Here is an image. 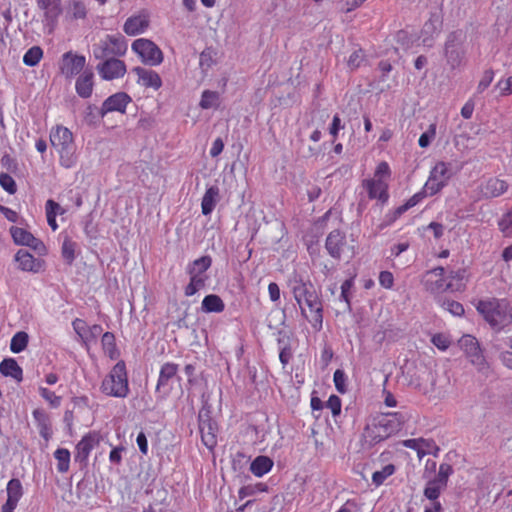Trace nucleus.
Here are the masks:
<instances>
[{
  "label": "nucleus",
  "instance_id": "obj_1",
  "mask_svg": "<svg viewBox=\"0 0 512 512\" xmlns=\"http://www.w3.org/2000/svg\"><path fill=\"white\" fill-rule=\"evenodd\" d=\"M292 293L302 315L306 316L303 308V303H305L312 314L309 321L316 331H320L323 324V305L314 284L310 280L295 279L292 283Z\"/></svg>",
  "mask_w": 512,
  "mask_h": 512
},
{
  "label": "nucleus",
  "instance_id": "obj_2",
  "mask_svg": "<svg viewBox=\"0 0 512 512\" xmlns=\"http://www.w3.org/2000/svg\"><path fill=\"white\" fill-rule=\"evenodd\" d=\"M476 309L496 332L512 324V306L505 298L479 300Z\"/></svg>",
  "mask_w": 512,
  "mask_h": 512
},
{
  "label": "nucleus",
  "instance_id": "obj_3",
  "mask_svg": "<svg viewBox=\"0 0 512 512\" xmlns=\"http://www.w3.org/2000/svg\"><path fill=\"white\" fill-rule=\"evenodd\" d=\"M51 145L60 156V164L65 168H72L77 163L76 144L72 132L64 126L58 125L50 132Z\"/></svg>",
  "mask_w": 512,
  "mask_h": 512
},
{
  "label": "nucleus",
  "instance_id": "obj_4",
  "mask_svg": "<svg viewBox=\"0 0 512 512\" xmlns=\"http://www.w3.org/2000/svg\"><path fill=\"white\" fill-rule=\"evenodd\" d=\"M409 416L404 412H392L382 414L376 419L372 428L367 427L372 441L378 443L392 434L399 432Z\"/></svg>",
  "mask_w": 512,
  "mask_h": 512
},
{
  "label": "nucleus",
  "instance_id": "obj_5",
  "mask_svg": "<svg viewBox=\"0 0 512 512\" xmlns=\"http://www.w3.org/2000/svg\"><path fill=\"white\" fill-rule=\"evenodd\" d=\"M101 391L112 397L125 398L129 393L128 377L124 361H118L103 379Z\"/></svg>",
  "mask_w": 512,
  "mask_h": 512
},
{
  "label": "nucleus",
  "instance_id": "obj_6",
  "mask_svg": "<svg viewBox=\"0 0 512 512\" xmlns=\"http://www.w3.org/2000/svg\"><path fill=\"white\" fill-rule=\"evenodd\" d=\"M421 282L425 290L432 294H440L446 291H461L464 288L462 283L454 285L451 281L447 282L445 269L442 266L426 271L422 275Z\"/></svg>",
  "mask_w": 512,
  "mask_h": 512
},
{
  "label": "nucleus",
  "instance_id": "obj_7",
  "mask_svg": "<svg viewBox=\"0 0 512 512\" xmlns=\"http://www.w3.org/2000/svg\"><path fill=\"white\" fill-rule=\"evenodd\" d=\"M126 51L127 41L121 34H108L104 39L93 45V56L95 59H107L110 57L123 56Z\"/></svg>",
  "mask_w": 512,
  "mask_h": 512
},
{
  "label": "nucleus",
  "instance_id": "obj_8",
  "mask_svg": "<svg viewBox=\"0 0 512 512\" xmlns=\"http://www.w3.org/2000/svg\"><path fill=\"white\" fill-rule=\"evenodd\" d=\"M465 39L466 36L462 30L453 31L447 36L444 55L451 69L460 67L465 58Z\"/></svg>",
  "mask_w": 512,
  "mask_h": 512
},
{
  "label": "nucleus",
  "instance_id": "obj_9",
  "mask_svg": "<svg viewBox=\"0 0 512 512\" xmlns=\"http://www.w3.org/2000/svg\"><path fill=\"white\" fill-rule=\"evenodd\" d=\"M325 248L328 254L336 260H340L344 254H348L349 257L355 255L354 246L348 244L346 234L339 229H335L327 235Z\"/></svg>",
  "mask_w": 512,
  "mask_h": 512
},
{
  "label": "nucleus",
  "instance_id": "obj_10",
  "mask_svg": "<svg viewBox=\"0 0 512 512\" xmlns=\"http://www.w3.org/2000/svg\"><path fill=\"white\" fill-rule=\"evenodd\" d=\"M198 422L203 444L209 450H213L217 445L218 425L216 421L212 419L211 410L209 407L204 406L199 411Z\"/></svg>",
  "mask_w": 512,
  "mask_h": 512
},
{
  "label": "nucleus",
  "instance_id": "obj_11",
  "mask_svg": "<svg viewBox=\"0 0 512 512\" xmlns=\"http://www.w3.org/2000/svg\"><path fill=\"white\" fill-rule=\"evenodd\" d=\"M132 50L141 58L142 62L151 66L162 63L163 53L151 40L146 38L136 39L132 43Z\"/></svg>",
  "mask_w": 512,
  "mask_h": 512
},
{
  "label": "nucleus",
  "instance_id": "obj_12",
  "mask_svg": "<svg viewBox=\"0 0 512 512\" xmlns=\"http://www.w3.org/2000/svg\"><path fill=\"white\" fill-rule=\"evenodd\" d=\"M101 436L97 431H90L82 437L75 447L74 461L80 464L81 468L88 465V457L95 446L99 445Z\"/></svg>",
  "mask_w": 512,
  "mask_h": 512
},
{
  "label": "nucleus",
  "instance_id": "obj_13",
  "mask_svg": "<svg viewBox=\"0 0 512 512\" xmlns=\"http://www.w3.org/2000/svg\"><path fill=\"white\" fill-rule=\"evenodd\" d=\"M450 176L448 165L445 162H438L431 170L429 178L424 185L429 196H433L441 191L447 185Z\"/></svg>",
  "mask_w": 512,
  "mask_h": 512
},
{
  "label": "nucleus",
  "instance_id": "obj_14",
  "mask_svg": "<svg viewBox=\"0 0 512 512\" xmlns=\"http://www.w3.org/2000/svg\"><path fill=\"white\" fill-rule=\"evenodd\" d=\"M99 60L96 70L103 80L111 81L122 78L127 71L125 62L116 57Z\"/></svg>",
  "mask_w": 512,
  "mask_h": 512
},
{
  "label": "nucleus",
  "instance_id": "obj_15",
  "mask_svg": "<svg viewBox=\"0 0 512 512\" xmlns=\"http://www.w3.org/2000/svg\"><path fill=\"white\" fill-rule=\"evenodd\" d=\"M460 347L469 358L470 362L479 370H483L487 366V362L480 348L478 340L472 335H464L459 340Z\"/></svg>",
  "mask_w": 512,
  "mask_h": 512
},
{
  "label": "nucleus",
  "instance_id": "obj_16",
  "mask_svg": "<svg viewBox=\"0 0 512 512\" xmlns=\"http://www.w3.org/2000/svg\"><path fill=\"white\" fill-rule=\"evenodd\" d=\"M86 65V58L83 55H77L69 51L62 55L61 73L67 79L80 74Z\"/></svg>",
  "mask_w": 512,
  "mask_h": 512
},
{
  "label": "nucleus",
  "instance_id": "obj_17",
  "mask_svg": "<svg viewBox=\"0 0 512 512\" xmlns=\"http://www.w3.org/2000/svg\"><path fill=\"white\" fill-rule=\"evenodd\" d=\"M132 98L125 92H117L104 100L100 107V114L107 115L111 112L125 113L127 105Z\"/></svg>",
  "mask_w": 512,
  "mask_h": 512
},
{
  "label": "nucleus",
  "instance_id": "obj_18",
  "mask_svg": "<svg viewBox=\"0 0 512 512\" xmlns=\"http://www.w3.org/2000/svg\"><path fill=\"white\" fill-rule=\"evenodd\" d=\"M10 234L17 245L28 246L38 252L45 249L41 240L37 239L32 233L23 228L12 226L10 228Z\"/></svg>",
  "mask_w": 512,
  "mask_h": 512
},
{
  "label": "nucleus",
  "instance_id": "obj_19",
  "mask_svg": "<svg viewBox=\"0 0 512 512\" xmlns=\"http://www.w3.org/2000/svg\"><path fill=\"white\" fill-rule=\"evenodd\" d=\"M507 189V182L496 177H491L480 185L481 195L487 199L499 197L504 194Z\"/></svg>",
  "mask_w": 512,
  "mask_h": 512
},
{
  "label": "nucleus",
  "instance_id": "obj_20",
  "mask_svg": "<svg viewBox=\"0 0 512 512\" xmlns=\"http://www.w3.org/2000/svg\"><path fill=\"white\" fill-rule=\"evenodd\" d=\"M132 72L138 76L137 82L145 88L158 90L162 86V79L154 70L137 66L132 69Z\"/></svg>",
  "mask_w": 512,
  "mask_h": 512
},
{
  "label": "nucleus",
  "instance_id": "obj_21",
  "mask_svg": "<svg viewBox=\"0 0 512 512\" xmlns=\"http://www.w3.org/2000/svg\"><path fill=\"white\" fill-rule=\"evenodd\" d=\"M177 371L178 365L175 363L167 362L162 365L156 385L157 393H163V397L169 393V381L176 376Z\"/></svg>",
  "mask_w": 512,
  "mask_h": 512
},
{
  "label": "nucleus",
  "instance_id": "obj_22",
  "mask_svg": "<svg viewBox=\"0 0 512 512\" xmlns=\"http://www.w3.org/2000/svg\"><path fill=\"white\" fill-rule=\"evenodd\" d=\"M18 268L22 271L37 273L41 269L42 261L34 258L27 250L20 249L14 256Z\"/></svg>",
  "mask_w": 512,
  "mask_h": 512
},
{
  "label": "nucleus",
  "instance_id": "obj_23",
  "mask_svg": "<svg viewBox=\"0 0 512 512\" xmlns=\"http://www.w3.org/2000/svg\"><path fill=\"white\" fill-rule=\"evenodd\" d=\"M94 73L91 69H85L76 79L75 90L79 97L89 98L92 95L94 87Z\"/></svg>",
  "mask_w": 512,
  "mask_h": 512
},
{
  "label": "nucleus",
  "instance_id": "obj_24",
  "mask_svg": "<svg viewBox=\"0 0 512 512\" xmlns=\"http://www.w3.org/2000/svg\"><path fill=\"white\" fill-rule=\"evenodd\" d=\"M364 186L368 192V196L371 199H378L382 203L387 202L389 195L387 192V184L381 179L378 180H366Z\"/></svg>",
  "mask_w": 512,
  "mask_h": 512
},
{
  "label": "nucleus",
  "instance_id": "obj_25",
  "mask_svg": "<svg viewBox=\"0 0 512 512\" xmlns=\"http://www.w3.org/2000/svg\"><path fill=\"white\" fill-rule=\"evenodd\" d=\"M149 26V19L146 15H137L129 17L123 26L127 35L135 36L143 33Z\"/></svg>",
  "mask_w": 512,
  "mask_h": 512
},
{
  "label": "nucleus",
  "instance_id": "obj_26",
  "mask_svg": "<svg viewBox=\"0 0 512 512\" xmlns=\"http://www.w3.org/2000/svg\"><path fill=\"white\" fill-rule=\"evenodd\" d=\"M33 418L39 428V434L42 438L48 441L52 436L51 423L49 415L43 409L33 410Z\"/></svg>",
  "mask_w": 512,
  "mask_h": 512
},
{
  "label": "nucleus",
  "instance_id": "obj_27",
  "mask_svg": "<svg viewBox=\"0 0 512 512\" xmlns=\"http://www.w3.org/2000/svg\"><path fill=\"white\" fill-rule=\"evenodd\" d=\"M0 373L5 377H12L20 382L23 378V370L13 358H6L0 363Z\"/></svg>",
  "mask_w": 512,
  "mask_h": 512
},
{
  "label": "nucleus",
  "instance_id": "obj_28",
  "mask_svg": "<svg viewBox=\"0 0 512 512\" xmlns=\"http://www.w3.org/2000/svg\"><path fill=\"white\" fill-rule=\"evenodd\" d=\"M218 201L219 188L215 185L207 188L201 202L202 214L205 216L210 215L213 212Z\"/></svg>",
  "mask_w": 512,
  "mask_h": 512
},
{
  "label": "nucleus",
  "instance_id": "obj_29",
  "mask_svg": "<svg viewBox=\"0 0 512 512\" xmlns=\"http://www.w3.org/2000/svg\"><path fill=\"white\" fill-rule=\"evenodd\" d=\"M273 460L264 455L257 456L250 464V471L256 477H262L267 474L273 467Z\"/></svg>",
  "mask_w": 512,
  "mask_h": 512
},
{
  "label": "nucleus",
  "instance_id": "obj_30",
  "mask_svg": "<svg viewBox=\"0 0 512 512\" xmlns=\"http://www.w3.org/2000/svg\"><path fill=\"white\" fill-rule=\"evenodd\" d=\"M225 309V304L220 296L216 294L206 295L201 303V310L205 313H221Z\"/></svg>",
  "mask_w": 512,
  "mask_h": 512
},
{
  "label": "nucleus",
  "instance_id": "obj_31",
  "mask_svg": "<svg viewBox=\"0 0 512 512\" xmlns=\"http://www.w3.org/2000/svg\"><path fill=\"white\" fill-rule=\"evenodd\" d=\"M212 265V258L209 255H204L187 265L186 272L189 275L202 276Z\"/></svg>",
  "mask_w": 512,
  "mask_h": 512
},
{
  "label": "nucleus",
  "instance_id": "obj_32",
  "mask_svg": "<svg viewBox=\"0 0 512 512\" xmlns=\"http://www.w3.org/2000/svg\"><path fill=\"white\" fill-rule=\"evenodd\" d=\"M62 13L61 0H53L52 6L44 10V22L50 30L54 29Z\"/></svg>",
  "mask_w": 512,
  "mask_h": 512
},
{
  "label": "nucleus",
  "instance_id": "obj_33",
  "mask_svg": "<svg viewBox=\"0 0 512 512\" xmlns=\"http://www.w3.org/2000/svg\"><path fill=\"white\" fill-rule=\"evenodd\" d=\"M102 348L111 359H116L119 356V351L116 346L115 336L112 332H105L101 339Z\"/></svg>",
  "mask_w": 512,
  "mask_h": 512
},
{
  "label": "nucleus",
  "instance_id": "obj_34",
  "mask_svg": "<svg viewBox=\"0 0 512 512\" xmlns=\"http://www.w3.org/2000/svg\"><path fill=\"white\" fill-rule=\"evenodd\" d=\"M7 491V500L17 503L23 496V486L19 479L12 478L8 483L6 487Z\"/></svg>",
  "mask_w": 512,
  "mask_h": 512
},
{
  "label": "nucleus",
  "instance_id": "obj_35",
  "mask_svg": "<svg viewBox=\"0 0 512 512\" xmlns=\"http://www.w3.org/2000/svg\"><path fill=\"white\" fill-rule=\"evenodd\" d=\"M453 472L454 470L450 464L441 463L437 475L430 480L435 482V484L440 486L442 489H445L447 487L448 479Z\"/></svg>",
  "mask_w": 512,
  "mask_h": 512
},
{
  "label": "nucleus",
  "instance_id": "obj_36",
  "mask_svg": "<svg viewBox=\"0 0 512 512\" xmlns=\"http://www.w3.org/2000/svg\"><path fill=\"white\" fill-rule=\"evenodd\" d=\"M394 41L397 44V47H395V52H397L399 48L407 51L414 44L415 38L408 31L399 30L394 35Z\"/></svg>",
  "mask_w": 512,
  "mask_h": 512
},
{
  "label": "nucleus",
  "instance_id": "obj_37",
  "mask_svg": "<svg viewBox=\"0 0 512 512\" xmlns=\"http://www.w3.org/2000/svg\"><path fill=\"white\" fill-rule=\"evenodd\" d=\"M54 457L57 460V470L59 473H66L69 470L70 451L66 448H58L54 452Z\"/></svg>",
  "mask_w": 512,
  "mask_h": 512
},
{
  "label": "nucleus",
  "instance_id": "obj_38",
  "mask_svg": "<svg viewBox=\"0 0 512 512\" xmlns=\"http://www.w3.org/2000/svg\"><path fill=\"white\" fill-rule=\"evenodd\" d=\"M199 105L202 109L217 108L219 106V93L216 91L204 90L202 92Z\"/></svg>",
  "mask_w": 512,
  "mask_h": 512
},
{
  "label": "nucleus",
  "instance_id": "obj_39",
  "mask_svg": "<svg viewBox=\"0 0 512 512\" xmlns=\"http://www.w3.org/2000/svg\"><path fill=\"white\" fill-rule=\"evenodd\" d=\"M29 336L24 331L17 332L11 339L10 350L13 353L22 352L28 345Z\"/></svg>",
  "mask_w": 512,
  "mask_h": 512
},
{
  "label": "nucleus",
  "instance_id": "obj_40",
  "mask_svg": "<svg viewBox=\"0 0 512 512\" xmlns=\"http://www.w3.org/2000/svg\"><path fill=\"white\" fill-rule=\"evenodd\" d=\"M43 56V50L39 46L29 48L23 56V63L26 66H36Z\"/></svg>",
  "mask_w": 512,
  "mask_h": 512
},
{
  "label": "nucleus",
  "instance_id": "obj_41",
  "mask_svg": "<svg viewBox=\"0 0 512 512\" xmlns=\"http://www.w3.org/2000/svg\"><path fill=\"white\" fill-rule=\"evenodd\" d=\"M190 276V282L185 287V295L186 296H193L196 294L200 289L204 288L206 277L197 276V275H189Z\"/></svg>",
  "mask_w": 512,
  "mask_h": 512
},
{
  "label": "nucleus",
  "instance_id": "obj_42",
  "mask_svg": "<svg viewBox=\"0 0 512 512\" xmlns=\"http://www.w3.org/2000/svg\"><path fill=\"white\" fill-rule=\"evenodd\" d=\"M216 52L212 47L205 48L199 56V65L203 72H206L214 64Z\"/></svg>",
  "mask_w": 512,
  "mask_h": 512
},
{
  "label": "nucleus",
  "instance_id": "obj_43",
  "mask_svg": "<svg viewBox=\"0 0 512 512\" xmlns=\"http://www.w3.org/2000/svg\"><path fill=\"white\" fill-rule=\"evenodd\" d=\"M394 472L395 466L393 464H387L381 470L375 471L372 474V481L376 486H380L389 476L394 474Z\"/></svg>",
  "mask_w": 512,
  "mask_h": 512
},
{
  "label": "nucleus",
  "instance_id": "obj_44",
  "mask_svg": "<svg viewBox=\"0 0 512 512\" xmlns=\"http://www.w3.org/2000/svg\"><path fill=\"white\" fill-rule=\"evenodd\" d=\"M105 116L101 115L100 108L93 104H89L84 112V120L89 125H96Z\"/></svg>",
  "mask_w": 512,
  "mask_h": 512
},
{
  "label": "nucleus",
  "instance_id": "obj_45",
  "mask_svg": "<svg viewBox=\"0 0 512 512\" xmlns=\"http://www.w3.org/2000/svg\"><path fill=\"white\" fill-rule=\"evenodd\" d=\"M77 244L70 240L69 238H65L62 244V257L66 261L67 264L71 265L75 260V248Z\"/></svg>",
  "mask_w": 512,
  "mask_h": 512
},
{
  "label": "nucleus",
  "instance_id": "obj_46",
  "mask_svg": "<svg viewBox=\"0 0 512 512\" xmlns=\"http://www.w3.org/2000/svg\"><path fill=\"white\" fill-rule=\"evenodd\" d=\"M441 306L454 316H462L465 312L464 307L460 302L451 299L441 300Z\"/></svg>",
  "mask_w": 512,
  "mask_h": 512
},
{
  "label": "nucleus",
  "instance_id": "obj_47",
  "mask_svg": "<svg viewBox=\"0 0 512 512\" xmlns=\"http://www.w3.org/2000/svg\"><path fill=\"white\" fill-rule=\"evenodd\" d=\"M443 490L444 489L436 485L435 482L429 480L426 483L423 494L430 501H438V498Z\"/></svg>",
  "mask_w": 512,
  "mask_h": 512
},
{
  "label": "nucleus",
  "instance_id": "obj_48",
  "mask_svg": "<svg viewBox=\"0 0 512 512\" xmlns=\"http://www.w3.org/2000/svg\"><path fill=\"white\" fill-rule=\"evenodd\" d=\"M436 136V124L432 123L429 125L428 129L421 134L418 140V144L421 148H427L432 140Z\"/></svg>",
  "mask_w": 512,
  "mask_h": 512
},
{
  "label": "nucleus",
  "instance_id": "obj_49",
  "mask_svg": "<svg viewBox=\"0 0 512 512\" xmlns=\"http://www.w3.org/2000/svg\"><path fill=\"white\" fill-rule=\"evenodd\" d=\"M333 381H334L335 388L339 393L344 394L347 392V384H346L347 376H346L344 370L337 369L334 372Z\"/></svg>",
  "mask_w": 512,
  "mask_h": 512
},
{
  "label": "nucleus",
  "instance_id": "obj_50",
  "mask_svg": "<svg viewBox=\"0 0 512 512\" xmlns=\"http://www.w3.org/2000/svg\"><path fill=\"white\" fill-rule=\"evenodd\" d=\"M0 186L9 194H15L17 191V184L15 180L7 173H0Z\"/></svg>",
  "mask_w": 512,
  "mask_h": 512
},
{
  "label": "nucleus",
  "instance_id": "obj_51",
  "mask_svg": "<svg viewBox=\"0 0 512 512\" xmlns=\"http://www.w3.org/2000/svg\"><path fill=\"white\" fill-rule=\"evenodd\" d=\"M39 393L42 396V398H44L47 402H49L51 407L57 408L60 406L61 397L57 396L53 391H51L47 388H44V387H40Z\"/></svg>",
  "mask_w": 512,
  "mask_h": 512
},
{
  "label": "nucleus",
  "instance_id": "obj_52",
  "mask_svg": "<svg viewBox=\"0 0 512 512\" xmlns=\"http://www.w3.org/2000/svg\"><path fill=\"white\" fill-rule=\"evenodd\" d=\"M70 10L74 19H84L87 14L86 6L84 2L80 0H74L71 3Z\"/></svg>",
  "mask_w": 512,
  "mask_h": 512
},
{
  "label": "nucleus",
  "instance_id": "obj_53",
  "mask_svg": "<svg viewBox=\"0 0 512 512\" xmlns=\"http://www.w3.org/2000/svg\"><path fill=\"white\" fill-rule=\"evenodd\" d=\"M354 285V279H346L341 285L340 300L345 301L348 310H351V304L349 299V291Z\"/></svg>",
  "mask_w": 512,
  "mask_h": 512
},
{
  "label": "nucleus",
  "instance_id": "obj_54",
  "mask_svg": "<svg viewBox=\"0 0 512 512\" xmlns=\"http://www.w3.org/2000/svg\"><path fill=\"white\" fill-rule=\"evenodd\" d=\"M494 78V72L493 70L489 69L486 70L478 84L477 92L482 93L484 90H486Z\"/></svg>",
  "mask_w": 512,
  "mask_h": 512
},
{
  "label": "nucleus",
  "instance_id": "obj_55",
  "mask_svg": "<svg viewBox=\"0 0 512 512\" xmlns=\"http://www.w3.org/2000/svg\"><path fill=\"white\" fill-rule=\"evenodd\" d=\"M498 226L505 235L508 234L509 229L512 227V208L498 221Z\"/></svg>",
  "mask_w": 512,
  "mask_h": 512
},
{
  "label": "nucleus",
  "instance_id": "obj_56",
  "mask_svg": "<svg viewBox=\"0 0 512 512\" xmlns=\"http://www.w3.org/2000/svg\"><path fill=\"white\" fill-rule=\"evenodd\" d=\"M326 406L331 410L333 416H338L341 413V399L337 395H331Z\"/></svg>",
  "mask_w": 512,
  "mask_h": 512
},
{
  "label": "nucleus",
  "instance_id": "obj_57",
  "mask_svg": "<svg viewBox=\"0 0 512 512\" xmlns=\"http://www.w3.org/2000/svg\"><path fill=\"white\" fill-rule=\"evenodd\" d=\"M46 217H56L58 213H63L64 210L61 206L52 199L47 200L46 205Z\"/></svg>",
  "mask_w": 512,
  "mask_h": 512
},
{
  "label": "nucleus",
  "instance_id": "obj_58",
  "mask_svg": "<svg viewBox=\"0 0 512 512\" xmlns=\"http://www.w3.org/2000/svg\"><path fill=\"white\" fill-rule=\"evenodd\" d=\"M364 59V54H363V51L362 49H358V50H355L350 56H349V59H348V66L351 68V69H357L361 62L363 61Z\"/></svg>",
  "mask_w": 512,
  "mask_h": 512
},
{
  "label": "nucleus",
  "instance_id": "obj_59",
  "mask_svg": "<svg viewBox=\"0 0 512 512\" xmlns=\"http://www.w3.org/2000/svg\"><path fill=\"white\" fill-rule=\"evenodd\" d=\"M343 128L344 125L342 124L340 116L338 114H335L333 116L332 123L329 127V133L332 135L334 140L337 138L339 131Z\"/></svg>",
  "mask_w": 512,
  "mask_h": 512
},
{
  "label": "nucleus",
  "instance_id": "obj_60",
  "mask_svg": "<svg viewBox=\"0 0 512 512\" xmlns=\"http://www.w3.org/2000/svg\"><path fill=\"white\" fill-rule=\"evenodd\" d=\"M379 283L382 287L386 289L392 288L394 284L393 274L389 271H382L379 275Z\"/></svg>",
  "mask_w": 512,
  "mask_h": 512
},
{
  "label": "nucleus",
  "instance_id": "obj_61",
  "mask_svg": "<svg viewBox=\"0 0 512 512\" xmlns=\"http://www.w3.org/2000/svg\"><path fill=\"white\" fill-rule=\"evenodd\" d=\"M378 69L381 71V76L379 77L380 82H385L387 80L388 74L392 71V64L388 60H381L378 63Z\"/></svg>",
  "mask_w": 512,
  "mask_h": 512
},
{
  "label": "nucleus",
  "instance_id": "obj_62",
  "mask_svg": "<svg viewBox=\"0 0 512 512\" xmlns=\"http://www.w3.org/2000/svg\"><path fill=\"white\" fill-rule=\"evenodd\" d=\"M431 341L440 350H446L450 345V341L443 334H435Z\"/></svg>",
  "mask_w": 512,
  "mask_h": 512
},
{
  "label": "nucleus",
  "instance_id": "obj_63",
  "mask_svg": "<svg viewBox=\"0 0 512 512\" xmlns=\"http://www.w3.org/2000/svg\"><path fill=\"white\" fill-rule=\"evenodd\" d=\"M73 325V328L75 330V332L82 338H84L86 336V333H87V330H88V326L86 324V322L82 319H75L72 323Z\"/></svg>",
  "mask_w": 512,
  "mask_h": 512
},
{
  "label": "nucleus",
  "instance_id": "obj_64",
  "mask_svg": "<svg viewBox=\"0 0 512 512\" xmlns=\"http://www.w3.org/2000/svg\"><path fill=\"white\" fill-rule=\"evenodd\" d=\"M125 450L123 446L114 447L109 454V460L113 464H120L122 462V452Z\"/></svg>",
  "mask_w": 512,
  "mask_h": 512
}]
</instances>
